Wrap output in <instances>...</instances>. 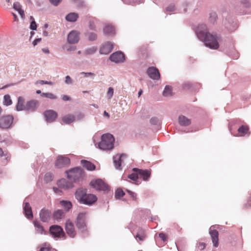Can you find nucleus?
Returning a JSON list of instances; mask_svg holds the SVG:
<instances>
[{"mask_svg": "<svg viewBox=\"0 0 251 251\" xmlns=\"http://www.w3.org/2000/svg\"><path fill=\"white\" fill-rule=\"evenodd\" d=\"M103 32L106 35H113L115 34V28L112 25H107L103 28Z\"/></svg>", "mask_w": 251, "mask_h": 251, "instance_id": "nucleus-24", "label": "nucleus"}, {"mask_svg": "<svg viewBox=\"0 0 251 251\" xmlns=\"http://www.w3.org/2000/svg\"><path fill=\"white\" fill-rule=\"evenodd\" d=\"M57 185L59 188L63 189H68L73 187V184L72 182L69 181L64 178L59 180L57 182Z\"/></svg>", "mask_w": 251, "mask_h": 251, "instance_id": "nucleus-17", "label": "nucleus"}, {"mask_svg": "<svg viewBox=\"0 0 251 251\" xmlns=\"http://www.w3.org/2000/svg\"><path fill=\"white\" fill-rule=\"evenodd\" d=\"M134 172L128 176V178L134 181H136L139 177V173L138 171H133Z\"/></svg>", "mask_w": 251, "mask_h": 251, "instance_id": "nucleus-39", "label": "nucleus"}, {"mask_svg": "<svg viewBox=\"0 0 251 251\" xmlns=\"http://www.w3.org/2000/svg\"><path fill=\"white\" fill-rule=\"evenodd\" d=\"M205 247V245L203 243H199L198 245V248L201 250H203Z\"/></svg>", "mask_w": 251, "mask_h": 251, "instance_id": "nucleus-53", "label": "nucleus"}, {"mask_svg": "<svg viewBox=\"0 0 251 251\" xmlns=\"http://www.w3.org/2000/svg\"><path fill=\"white\" fill-rule=\"evenodd\" d=\"M36 93L38 94H41L42 93H41V90H38L36 91Z\"/></svg>", "mask_w": 251, "mask_h": 251, "instance_id": "nucleus-64", "label": "nucleus"}, {"mask_svg": "<svg viewBox=\"0 0 251 251\" xmlns=\"http://www.w3.org/2000/svg\"><path fill=\"white\" fill-rule=\"evenodd\" d=\"M209 234L211 236L213 246L217 247L219 245V233L215 229H210Z\"/></svg>", "mask_w": 251, "mask_h": 251, "instance_id": "nucleus-18", "label": "nucleus"}, {"mask_svg": "<svg viewBox=\"0 0 251 251\" xmlns=\"http://www.w3.org/2000/svg\"><path fill=\"white\" fill-rule=\"evenodd\" d=\"M14 118L12 115H7L0 117V128L7 129L12 127Z\"/></svg>", "mask_w": 251, "mask_h": 251, "instance_id": "nucleus-5", "label": "nucleus"}, {"mask_svg": "<svg viewBox=\"0 0 251 251\" xmlns=\"http://www.w3.org/2000/svg\"><path fill=\"white\" fill-rule=\"evenodd\" d=\"M172 89L171 86H166L163 92V95L165 97H169L172 95Z\"/></svg>", "mask_w": 251, "mask_h": 251, "instance_id": "nucleus-36", "label": "nucleus"}, {"mask_svg": "<svg viewBox=\"0 0 251 251\" xmlns=\"http://www.w3.org/2000/svg\"><path fill=\"white\" fill-rule=\"evenodd\" d=\"M65 78H66V79H65V83L66 84H69L72 83V78L70 77V76H69V75L66 76Z\"/></svg>", "mask_w": 251, "mask_h": 251, "instance_id": "nucleus-50", "label": "nucleus"}, {"mask_svg": "<svg viewBox=\"0 0 251 251\" xmlns=\"http://www.w3.org/2000/svg\"><path fill=\"white\" fill-rule=\"evenodd\" d=\"M133 171H138L139 176L143 178V179L145 181H148L151 176V171L148 170H142L138 168H134Z\"/></svg>", "mask_w": 251, "mask_h": 251, "instance_id": "nucleus-16", "label": "nucleus"}, {"mask_svg": "<svg viewBox=\"0 0 251 251\" xmlns=\"http://www.w3.org/2000/svg\"><path fill=\"white\" fill-rule=\"evenodd\" d=\"M44 115L47 122H52L56 119L57 113L52 110H49L45 112Z\"/></svg>", "mask_w": 251, "mask_h": 251, "instance_id": "nucleus-15", "label": "nucleus"}, {"mask_svg": "<svg viewBox=\"0 0 251 251\" xmlns=\"http://www.w3.org/2000/svg\"><path fill=\"white\" fill-rule=\"evenodd\" d=\"M126 191L129 194V195L131 197L133 200L136 201L137 200V195L136 193L128 190H127Z\"/></svg>", "mask_w": 251, "mask_h": 251, "instance_id": "nucleus-45", "label": "nucleus"}, {"mask_svg": "<svg viewBox=\"0 0 251 251\" xmlns=\"http://www.w3.org/2000/svg\"><path fill=\"white\" fill-rule=\"evenodd\" d=\"M82 74H84L86 75H93V74L92 73H82Z\"/></svg>", "mask_w": 251, "mask_h": 251, "instance_id": "nucleus-63", "label": "nucleus"}, {"mask_svg": "<svg viewBox=\"0 0 251 251\" xmlns=\"http://www.w3.org/2000/svg\"><path fill=\"white\" fill-rule=\"evenodd\" d=\"M217 20V15L215 12L210 14L209 20L211 23H214Z\"/></svg>", "mask_w": 251, "mask_h": 251, "instance_id": "nucleus-43", "label": "nucleus"}, {"mask_svg": "<svg viewBox=\"0 0 251 251\" xmlns=\"http://www.w3.org/2000/svg\"><path fill=\"white\" fill-rule=\"evenodd\" d=\"M115 139L112 135L109 133L103 134L101 140L99 144L100 149L102 150H109L113 148Z\"/></svg>", "mask_w": 251, "mask_h": 251, "instance_id": "nucleus-3", "label": "nucleus"}, {"mask_svg": "<svg viewBox=\"0 0 251 251\" xmlns=\"http://www.w3.org/2000/svg\"><path fill=\"white\" fill-rule=\"evenodd\" d=\"M79 32L76 30L71 31L68 35V41L70 44H76L79 40Z\"/></svg>", "mask_w": 251, "mask_h": 251, "instance_id": "nucleus-13", "label": "nucleus"}, {"mask_svg": "<svg viewBox=\"0 0 251 251\" xmlns=\"http://www.w3.org/2000/svg\"><path fill=\"white\" fill-rule=\"evenodd\" d=\"M13 8L14 9H15L16 11L18 12V13L21 15L22 18H24L25 16L24 11L22 9L21 5L19 2H15L13 4Z\"/></svg>", "mask_w": 251, "mask_h": 251, "instance_id": "nucleus-31", "label": "nucleus"}, {"mask_svg": "<svg viewBox=\"0 0 251 251\" xmlns=\"http://www.w3.org/2000/svg\"><path fill=\"white\" fill-rule=\"evenodd\" d=\"M146 237L144 230L142 228H139L138 230L137 234L135 235V238L137 241H142L145 240Z\"/></svg>", "mask_w": 251, "mask_h": 251, "instance_id": "nucleus-26", "label": "nucleus"}, {"mask_svg": "<svg viewBox=\"0 0 251 251\" xmlns=\"http://www.w3.org/2000/svg\"><path fill=\"white\" fill-rule=\"evenodd\" d=\"M12 103V100L9 95H5L3 97V104L6 106H9Z\"/></svg>", "mask_w": 251, "mask_h": 251, "instance_id": "nucleus-35", "label": "nucleus"}, {"mask_svg": "<svg viewBox=\"0 0 251 251\" xmlns=\"http://www.w3.org/2000/svg\"><path fill=\"white\" fill-rule=\"evenodd\" d=\"M66 173L68 178L75 181L82 176L83 171L81 168L76 167L66 171Z\"/></svg>", "mask_w": 251, "mask_h": 251, "instance_id": "nucleus-6", "label": "nucleus"}, {"mask_svg": "<svg viewBox=\"0 0 251 251\" xmlns=\"http://www.w3.org/2000/svg\"><path fill=\"white\" fill-rule=\"evenodd\" d=\"M123 155H117L113 157L114 163L115 164V167L117 169H120L121 165V158Z\"/></svg>", "mask_w": 251, "mask_h": 251, "instance_id": "nucleus-30", "label": "nucleus"}, {"mask_svg": "<svg viewBox=\"0 0 251 251\" xmlns=\"http://www.w3.org/2000/svg\"><path fill=\"white\" fill-rule=\"evenodd\" d=\"M97 50V48L96 47H91V48H90L87 49L85 51V54L86 55L93 54L96 52Z\"/></svg>", "mask_w": 251, "mask_h": 251, "instance_id": "nucleus-40", "label": "nucleus"}, {"mask_svg": "<svg viewBox=\"0 0 251 251\" xmlns=\"http://www.w3.org/2000/svg\"><path fill=\"white\" fill-rule=\"evenodd\" d=\"M86 213L83 212L79 213L76 218L75 221V225L77 228L82 231L86 230L87 225L86 223Z\"/></svg>", "mask_w": 251, "mask_h": 251, "instance_id": "nucleus-4", "label": "nucleus"}, {"mask_svg": "<svg viewBox=\"0 0 251 251\" xmlns=\"http://www.w3.org/2000/svg\"><path fill=\"white\" fill-rule=\"evenodd\" d=\"M178 121L179 124L183 126H189L191 123L190 119L182 115L179 117Z\"/></svg>", "mask_w": 251, "mask_h": 251, "instance_id": "nucleus-25", "label": "nucleus"}, {"mask_svg": "<svg viewBox=\"0 0 251 251\" xmlns=\"http://www.w3.org/2000/svg\"><path fill=\"white\" fill-rule=\"evenodd\" d=\"M78 18V15L77 13L75 12H72L68 14L66 16V20L67 21L70 22H75Z\"/></svg>", "mask_w": 251, "mask_h": 251, "instance_id": "nucleus-28", "label": "nucleus"}, {"mask_svg": "<svg viewBox=\"0 0 251 251\" xmlns=\"http://www.w3.org/2000/svg\"><path fill=\"white\" fill-rule=\"evenodd\" d=\"M75 117L74 115L71 114H68L62 118V121L64 123L66 124H69L75 121Z\"/></svg>", "mask_w": 251, "mask_h": 251, "instance_id": "nucleus-29", "label": "nucleus"}, {"mask_svg": "<svg viewBox=\"0 0 251 251\" xmlns=\"http://www.w3.org/2000/svg\"><path fill=\"white\" fill-rule=\"evenodd\" d=\"M109 59L113 62L119 63L123 62L125 60V54L121 51L113 53L109 56Z\"/></svg>", "mask_w": 251, "mask_h": 251, "instance_id": "nucleus-11", "label": "nucleus"}, {"mask_svg": "<svg viewBox=\"0 0 251 251\" xmlns=\"http://www.w3.org/2000/svg\"><path fill=\"white\" fill-rule=\"evenodd\" d=\"M70 164V159L69 157L59 155L58 156L55 162V166L58 168H62L69 166Z\"/></svg>", "mask_w": 251, "mask_h": 251, "instance_id": "nucleus-8", "label": "nucleus"}, {"mask_svg": "<svg viewBox=\"0 0 251 251\" xmlns=\"http://www.w3.org/2000/svg\"><path fill=\"white\" fill-rule=\"evenodd\" d=\"M90 185L97 190L106 191L109 189V186L100 179L92 180Z\"/></svg>", "mask_w": 251, "mask_h": 251, "instance_id": "nucleus-7", "label": "nucleus"}, {"mask_svg": "<svg viewBox=\"0 0 251 251\" xmlns=\"http://www.w3.org/2000/svg\"><path fill=\"white\" fill-rule=\"evenodd\" d=\"M240 136H243L249 133V127L246 126H242L238 130Z\"/></svg>", "mask_w": 251, "mask_h": 251, "instance_id": "nucleus-34", "label": "nucleus"}, {"mask_svg": "<svg viewBox=\"0 0 251 251\" xmlns=\"http://www.w3.org/2000/svg\"><path fill=\"white\" fill-rule=\"evenodd\" d=\"M13 17H14V20L15 21H17L18 20V18H17V17L16 16V15L14 13H13Z\"/></svg>", "mask_w": 251, "mask_h": 251, "instance_id": "nucleus-61", "label": "nucleus"}, {"mask_svg": "<svg viewBox=\"0 0 251 251\" xmlns=\"http://www.w3.org/2000/svg\"><path fill=\"white\" fill-rule=\"evenodd\" d=\"M142 92H143L142 90L141 89H140L139 90V91L138 92V97H140L142 95Z\"/></svg>", "mask_w": 251, "mask_h": 251, "instance_id": "nucleus-62", "label": "nucleus"}, {"mask_svg": "<svg viewBox=\"0 0 251 251\" xmlns=\"http://www.w3.org/2000/svg\"><path fill=\"white\" fill-rule=\"evenodd\" d=\"M38 104V102L36 100H31L26 102L25 110L34 111Z\"/></svg>", "mask_w": 251, "mask_h": 251, "instance_id": "nucleus-19", "label": "nucleus"}, {"mask_svg": "<svg viewBox=\"0 0 251 251\" xmlns=\"http://www.w3.org/2000/svg\"><path fill=\"white\" fill-rule=\"evenodd\" d=\"M60 204L65 209L66 212L69 211L72 207V203L67 201H62L60 202Z\"/></svg>", "mask_w": 251, "mask_h": 251, "instance_id": "nucleus-32", "label": "nucleus"}, {"mask_svg": "<svg viewBox=\"0 0 251 251\" xmlns=\"http://www.w3.org/2000/svg\"><path fill=\"white\" fill-rule=\"evenodd\" d=\"M65 229L67 234L72 238H74L76 234L74 223L70 220H68L65 223Z\"/></svg>", "mask_w": 251, "mask_h": 251, "instance_id": "nucleus-9", "label": "nucleus"}, {"mask_svg": "<svg viewBox=\"0 0 251 251\" xmlns=\"http://www.w3.org/2000/svg\"><path fill=\"white\" fill-rule=\"evenodd\" d=\"M75 197L81 204L91 205L97 201V197L93 194H88L87 189L80 188L76 191Z\"/></svg>", "mask_w": 251, "mask_h": 251, "instance_id": "nucleus-2", "label": "nucleus"}, {"mask_svg": "<svg viewBox=\"0 0 251 251\" xmlns=\"http://www.w3.org/2000/svg\"><path fill=\"white\" fill-rule=\"evenodd\" d=\"M25 99L23 97H19L18 98V102L16 105V110L18 111L25 110Z\"/></svg>", "mask_w": 251, "mask_h": 251, "instance_id": "nucleus-21", "label": "nucleus"}, {"mask_svg": "<svg viewBox=\"0 0 251 251\" xmlns=\"http://www.w3.org/2000/svg\"><path fill=\"white\" fill-rule=\"evenodd\" d=\"M24 209L25 214L27 218L30 219L33 217L31 207L29 203L25 202V203Z\"/></svg>", "mask_w": 251, "mask_h": 251, "instance_id": "nucleus-23", "label": "nucleus"}, {"mask_svg": "<svg viewBox=\"0 0 251 251\" xmlns=\"http://www.w3.org/2000/svg\"><path fill=\"white\" fill-rule=\"evenodd\" d=\"M195 32L198 38L202 41L206 47L214 50L219 48L218 37L209 33L205 25H199L196 28Z\"/></svg>", "mask_w": 251, "mask_h": 251, "instance_id": "nucleus-1", "label": "nucleus"}, {"mask_svg": "<svg viewBox=\"0 0 251 251\" xmlns=\"http://www.w3.org/2000/svg\"><path fill=\"white\" fill-rule=\"evenodd\" d=\"M150 122L152 125H157V124L158 122V119L156 117H152V118L151 119Z\"/></svg>", "mask_w": 251, "mask_h": 251, "instance_id": "nucleus-48", "label": "nucleus"}, {"mask_svg": "<svg viewBox=\"0 0 251 251\" xmlns=\"http://www.w3.org/2000/svg\"><path fill=\"white\" fill-rule=\"evenodd\" d=\"M51 248L49 244H45L41 246L39 251H51Z\"/></svg>", "mask_w": 251, "mask_h": 251, "instance_id": "nucleus-41", "label": "nucleus"}, {"mask_svg": "<svg viewBox=\"0 0 251 251\" xmlns=\"http://www.w3.org/2000/svg\"><path fill=\"white\" fill-rule=\"evenodd\" d=\"M64 216V213L62 210H57L53 213V218L57 220L62 219Z\"/></svg>", "mask_w": 251, "mask_h": 251, "instance_id": "nucleus-33", "label": "nucleus"}, {"mask_svg": "<svg viewBox=\"0 0 251 251\" xmlns=\"http://www.w3.org/2000/svg\"><path fill=\"white\" fill-rule=\"evenodd\" d=\"M3 155V151L1 148H0V156H2Z\"/></svg>", "mask_w": 251, "mask_h": 251, "instance_id": "nucleus-59", "label": "nucleus"}, {"mask_svg": "<svg viewBox=\"0 0 251 251\" xmlns=\"http://www.w3.org/2000/svg\"><path fill=\"white\" fill-rule=\"evenodd\" d=\"M50 1L52 4L56 6L61 1V0H50Z\"/></svg>", "mask_w": 251, "mask_h": 251, "instance_id": "nucleus-52", "label": "nucleus"}, {"mask_svg": "<svg viewBox=\"0 0 251 251\" xmlns=\"http://www.w3.org/2000/svg\"><path fill=\"white\" fill-rule=\"evenodd\" d=\"M43 51L46 53H49V50L48 49H43Z\"/></svg>", "mask_w": 251, "mask_h": 251, "instance_id": "nucleus-60", "label": "nucleus"}, {"mask_svg": "<svg viewBox=\"0 0 251 251\" xmlns=\"http://www.w3.org/2000/svg\"><path fill=\"white\" fill-rule=\"evenodd\" d=\"M159 237L163 241H166L167 240V238H168L167 235L166 234H165V233H164L163 232L159 233Z\"/></svg>", "mask_w": 251, "mask_h": 251, "instance_id": "nucleus-47", "label": "nucleus"}, {"mask_svg": "<svg viewBox=\"0 0 251 251\" xmlns=\"http://www.w3.org/2000/svg\"><path fill=\"white\" fill-rule=\"evenodd\" d=\"M50 216V212L48 210L42 209L40 213V218L43 222H48Z\"/></svg>", "mask_w": 251, "mask_h": 251, "instance_id": "nucleus-20", "label": "nucleus"}, {"mask_svg": "<svg viewBox=\"0 0 251 251\" xmlns=\"http://www.w3.org/2000/svg\"><path fill=\"white\" fill-rule=\"evenodd\" d=\"M41 97L49 98L51 100H55L57 97L51 93H42Z\"/></svg>", "mask_w": 251, "mask_h": 251, "instance_id": "nucleus-37", "label": "nucleus"}, {"mask_svg": "<svg viewBox=\"0 0 251 251\" xmlns=\"http://www.w3.org/2000/svg\"><path fill=\"white\" fill-rule=\"evenodd\" d=\"M113 45L110 42H107L104 43L100 50V53L101 54H108L112 50Z\"/></svg>", "mask_w": 251, "mask_h": 251, "instance_id": "nucleus-14", "label": "nucleus"}, {"mask_svg": "<svg viewBox=\"0 0 251 251\" xmlns=\"http://www.w3.org/2000/svg\"><path fill=\"white\" fill-rule=\"evenodd\" d=\"M89 27L92 30L95 29L96 26H95V25L94 22H90V25H89Z\"/></svg>", "mask_w": 251, "mask_h": 251, "instance_id": "nucleus-54", "label": "nucleus"}, {"mask_svg": "<svg viewBox=\"0 0 251 251\" xmlns=\"http://www.w3.org/2000/svg\"><path fill=\"white\" fill-rule=\"evenodd\" d=\"M147 73L149 77L153 80H158L160 77L158 70L154 67H149Z\"/></svg>", "mask_w": 251, "mask_h": 251, "instance_id": "nucleus-12", "label": "nucleus"}, {"mask_svg": "<svg viewBox=\"0 0 251 251\" xmlns=\"http://www.w3.org/2000/svg\"><path fill=\"white\" fill-rule=\"evenodd\" d=\"M50 231L54 237H61L65 236L63 228L59 226L53 225L50 227Z\"/></svg>", "mask_w": 251, "mask_h": 251, "instance_id": "nucleus-10", "label": "nucleus"}, {"mask_svg": "<svg viewBox=\"0 0 251 251\" xmlns=\"http://www.w3.org/2000/svg\"><path fill=\"white\" fill-rule=\"evenodd\" d=\"M125 192L122 189L118 188L115 192V197L116 199H118L123 197L125 195Z\"/></svg>", "mask_w": 251, "mask_h": 251, "instance_id": "nucleus-38", "label": "nucleus"}, {"mask_svg": "<svg viewBox=\"0 0 251 251\" xmlns=\"http://www.w3.org/2000/svg\"><path fill=\"white\" fill-rule=\"evenodd\" d=\"M81 164L84 168L88 171H94L96 169L95 165L90 161L82 160Z\"/></svg>", "mask_w": 251, "mask_h": 251, "instance_id": "nucleus-22", "label": "nucleus"}, {"mask_svg": "<svg viewBox=\"0 0 251 251\" xmlns=\"http://www.w3.org/2000/svg\"><path fill=\"white\" fill-rule=\"evenodd\" d=\"M88 38L90 41L95 40L97 38V35L96 33L93 32H89L87 34Z\"/></svg>", "mask_w": 251, "mask_h": 251, "instance_id": "nucleus-42", "label": "nucleus"}, {"mask_svg": "<svg viewBox=\"0 0 251 251\" xmlns=\"http://www.w3.org/2000/svg\"><path fill=\"white\" fill-rule=\"evenodd\" d=\"M61 98L64 101H68L70 100H71V98L70 97H69L67 95H63L61 96Z\"/></svg>", "mask_w": 251, "mask_h": 251, "instance_id": "nucleus-51", "label": "nucleus"}, {"mask_svg": "<svg viewBox=\"0 0 251 251\" xmlns=\"http://www.w3.org/2000/svg\"><path fill=\"white\" fill-rule=\"evenodd\" d=\"M103 114L105 116H106L107 118H109V114L106 111H104Z\"/></svg>", "mask_w": 251, "mask_h": 251, "instance_id": "nucleus-58", "label": "nucleus"}, {"mask_svg": "<svg viewBox=\"0 0 251 251\" xmlns=\"http://www.w3.org/2000/svg\"><path fill=\"white\" fill-rule=\"evenodd\" d=\"M251 206V198L250 197L248 200V202L246 204V207Z\"/></svg>", "mask_w": 251, "mask_h": 251, "instance_id": "nucleus-56", "label": "nucleus"}, {"mask_svg": "<svg viewBox=\"0 0 251 251\" xmlns=\"http://www.w3.org/2000/svg\"><path fill=\"white\" fill-rule=\"evenodd\" d=\"M114 93V90L112 87H109L107 92V96H108L109 99H111Z\"/></svg>", "mask_w": 251, "mask_h": 251, "instance_id": "nucleus-46", "label": "nucleus"}, {"mask_svg": "<svg viewBox=\"0 0 251 251\" xmlns=\"http://www.w3.org/2000/svg\"><path fill=\"white\" fill-rule=\"evenodd\" d=\"M30 28L32 30H36L37 28V25L35 22L34 21H32L30 24Z\"/></svg>", "mask_w": 251, "mask_h": 251, "instance_id": "nucleus-49", "label": "nucleus"}, {"mask_svg": "<svg viewBox=\"0 0 251 251\" xmlns=\"http://www.w3.org/2000/svg\"><path fill=\"white\" fill-rule=\"evenodd\" d=\"M41 40V38H38L34 40L33 42V46H36L39 42H40Z\"/></svg>", "mask_w": 251, "mask_h": 251, "instance_id": "nucleus-55", "label": "nucleus"}, {"mask_svg": "<svg viewBox=\"0 0 251 251\" xmlns=\"http://www.w3.org/2000/svg\"><path fill=\"white\" fill-rule=\"evenodd\" d=\"M34 225L35 227L36 232L37 233L41 234H43L45 233L44 228L39 222L37 221H34Z\"/></svg>", "mask_w": 251, "mask_h": 251, "instance_id": "nucleus-27", "label": "nucleus"}, {"mask_svg": "<svg viewBox=\"0 0 251 251\" xmlns=\"http://www.w3.org/2000/svg\"><path fill=\"white\" fill-rule=\"evenodd\" d=\"M36 84H41V85H43V84H48V85H52L53 84V83L51 82V81H44V80H38L36 82Z\"/></svg>", "mask_w": 251, "mask_h": 251, "instance_id": "nucleus-44", "label": "nucleus"}, {"mask_svg": "<svg viewBox=\"0 0 251 251\" xmlns=\"http://www.w3.org/2000/svg\"><path fill=\"white\" fill-rule=\"evenodd\" d=\"M66 50H68V51H70V50H75V47H68L67 46H66Z\"/></svg>", "mask_w": 251, "mask_h": 251, "instance_id": "nucleus-57", "label": "nucleus"}]
</instances>
